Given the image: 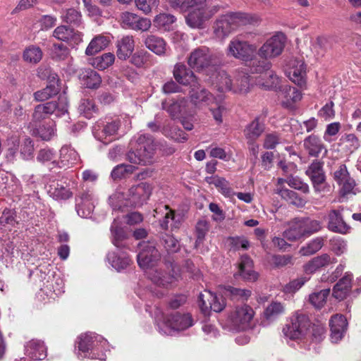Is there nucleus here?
Here are the masks:
<instances>
[{"label":"nucleus","instance_id":"24","mask_svg":"<svg viewBox=\"0 0 361 361\" xmlns=\"http://www.w3.org/2000/svg\"><path fill=\"white\" fill-rule=\"evenodd\" d=\"M25 351L33 360H41L47 357V348L44 342L40 340L32 339L27 342Z\"/></svg>","mask_w":361,"mask_h":361},{"label":"nucleus","instance_id":"48","mask_svg":"<svg viewBox=\"0 0 361 361\" xmlns=\"http://www.w3.org/2000/svg\"><path fill=\"white\" fill-rule=\"evenodd\" d=\"M329 293V288L323 289L318 292H314L309 295V301L315 308L321 309L325 305Z\"/></svg>","mask_w":361,"mask_h":361},{"label":"nucleus","instance_id":"41","mask_svg":"<svg viewBox=\"0 0 361 361\" xmlns=\"http://www.w3.org/2000/svg\"><path fill=\"white\" fill-rule=\"evenodd\" d=\"M213 85L219 92L233 90L232 80L228 74L224 71H219L216 73Z\"/></svg>","mask_w":361,"mask_h":361},{"label":"nucleus","instance_id":"12","mask_svg":"<svg viewBox=\"0 0 361 361\" xmlns=\"http://www.w3.org/2000/svg\"><path fill=\"white\" fill-rule=\"evenodd\" d=\"M152 194V187L146 183L132 186L126 192L127 202L130 207L142 206Z\"/></svg>","mask_w":361,"mask_h":361},{"label":"nucleus","instance_id":"31","mask_svg":"<svg viewBox=\"0 0 361 361\" xmlns=\"http://www.w3.org/2000/svg\"><path fill=\"white\" fill-rule=\"evenodd\" d=\"M352 275L346 274L333 288V296L338 300L346 298L351 289Z\"/></svg>","mask_w":361,"mask_h":361},{"label":"nucleus","instance_id":"60","mask_svg":"<svg viewBox=\"0 0 361 361\" xmlns=\"http://www.w3.org/2000/svg\"><path fill=\"white\" fill-rule=\"evenodd\" d=\"M161 243L169 253L176 252L180 250V243L173 235L164 234L161 237Z\"/></svg>","mask_w":361,"mask_h":361},{"label":"nucleus","instance_id":"63","mask_svg":"<svg viewBox=\"0 0 361 361\" xmlns=\"http://www.w3.org/2000/svg\"><path fill=\"white\" fill-rule=\"evenodd\" d=\"M195 229L197 233L195 247H197L200 244L203 243L205 235L209 231V223L204 219L199 220L196 224Z\"/></svg>","mask_w":361,"mask_h":361},{"label":"nucleus","instance_id":"40","mask_svg":"<svg viewBox=\"0 0 361 361\" xmlns=\"http://www.w3.org/2000/svg\"><path fill=\"white\" fill-rule=\"evenodd\" d=\"M60 163L61 166L73 165L79 160L78 152L69 146H63L60 149Z\"/></svg>","mask_w":361,"mask_h":361},{"label":"nucleus","instance_id":"61","mask_svg":"<svg viewBox=\"0 0 361 361\" xmlns=\"http://www.w3.org/2000/svg\"><path fill=\"white\" fill-rule=\"evenodd\" d=\"M329 47L328 38L322 36L317 37L311 46L312 50L318 55H323Z\"/></svg>","mask_w":361,"mask_h":361},{"label":"nucleus","instance_id":"49","mask_svg":"<svg viewBox=\"0 0 361 361\" xmlns=\"http://www.w3.org/2000/svg\"><path fill=\"white\" fill-rule=\"evenodd\" d=\"M162 133L165 136L178 142H184L188 139L186 133L176 126H166L163 128Z\"/></svg>","mask_w":361,"mask_h":361},{"label":"nucleus","instance_id":"46","mask_svg":"<svg viewBox=\"0 0 361 361\" xmlns=\"http://www.w3.org/2000/svg\"><path fill=\"white\" fill-rule=\"evenodd\" d=\"M60 91L59 84H49L41 90L34 93V98L37 101H45L50 97L57 94Z\"/></svg>","mask_w":361,"mask_h":361},{"label":"nucleus","instance_id":"55","mask_svg":"<svg viewBox=\"0 0 361 361\" xmlns=\"http://www.w3.org/2000/svg\"><path fill=\"white\" fill-rule=\"evenodd\" d=\"M61 18L63 22L68 24L78 25L81 22V14L74 8H68L62 11Z\"/></svg>","mask_w":361,"mask_h":361},{"label":"nucleus","instance_id":"51","mask_svg":"<svg viewBox=\"0 0 361 361\" xmlns=\"http://www.w3.org/2000/svg\"><path fill=\"white\" fill-rule=\"evenodd\" d=\"M137 168L133 165L121 164L114 168L111 176L114 180L121 179L134 173Z\"/></svg>","mask_w":361,"mask_h":361},{"label":"nucleus","instance_id":"54","mask_svg":"<svg viewBox=\"0 0 361 361\" xmlns=\"http://www.w3.org/2000/svg\"><path fill=\"white\" fill-rule=\"evenodd\" d=\"M250 87V76L246 73H240L235 80V83L233 86V90L235 92L247 93Z\"/></svg>","mask_w":361,"mask_h":361},{"label":"nucleus","instance_id":"14","mask_svg":"<svg viewBox=\"0 0 361 361\" xmlns=\"http://www.w3.org/2000/svg\"><path fill=\"white\" fill-rule=\"evenodd\" d=\"M324 163L319 160H314L306 170V175L312 181L315 192L323 191L326 185V175L323 168Z\"/></svg>","mask_w":361,"mask_h":361},{"label":"nucleus","instance_id":"34","mask_svg":"<svg viewBox=\"0 0 361 361\" xmlns=\"http://www.w3.org/2000/svg\"><path fill=\"white\" fill-rule=\"evenodd\" d=\"M92 195L89 192H83L77 199L76 209L79 216L86 218L90 214L93 209V204L91 202Z\"/></svg>","mask_w":361,"mask_h":361},{"label":"nucleus","instance_id":"16","mask_svg":"<svg viewBox=\"0 0 361 361\" xmlns=\"http://www.w3.org/2000/svg\"><path fill=\"white\" fill-rule=\"evenodd\" d=\"M198 300L200 306L204 312L212 310L214 312H220L226 307L224 300L211 291H204V293H200Z\"/></svg>","mask_w":361,"mask_h":361},{"label":"nucleus","instance_id":"18","mask_svg":"<svg viewBox=\"0 0 361 361\" xmlns=\"http://www.w3.org/2000/svg\"><path fill=\"white\" fill-rule=\"evenodd\" d=\"M190 87H192L189 93L190 102L195 106L202 104L209 106L214 103L216 98L206 89L202 88L200 90L198 82L195 84V86L193 84Z\"/></svg>","mask_w":361,"mask_h":361},{"label":"nucleus","instance_id":"32","mask_svg":"<svg viewBox=\"0 0 361 361\" xmlns=\"http://www.w3.org/2000/svg\"><path fill=\"white\" fill-rule=\"evenodd\" d=\"M109 264L117 271H121L127 268L130 264L128 255L124 252H110L107 255Z\"/></svg>","mask_w":361,"mask_h":361},{"label":"nucleus","instance_id":"23","mask_svg":"<svg viewBox=\"0 0 361 361\" xmlns=\"http://www.w3.org/2000/svg\"><path fill=\"white\" fill-rule=\"evenodd\" d=\"M135 47V42L133 36L126 35L122 37L116 42V55L121 60H126L132 55Z\"/></svg>","mask_w":361,"mask_h":361},{"label":"nucleus","instance_id":"11","mask_svg":"<svg viewBox=\"0 0 361 361\" xmlns=\"http://www.w3.org/2000/svg\"><path fill=\"white\" fill-rule=\"evenodd\" d=\"M286 37L282 33H278L269 39L260 47L258 55L268 59L280 55L285 47Z\"/></svg>","mask_w":361,"mask_h":361},{"label":"nucleus","instance_id":"8","mask_svg":"<svg viewBox=\"0 0 361 361\" xmlns=\"http://www.w3.org/2000/svg\"><path fill=\"white\" fill-rule=\"evenodd\" d=\"M256 51L257 47L255 45L235 37L230 41L226 49V54L228 56L236 59L249 61L252 59Z\"/></svg>","mask_w":361,"mask_h":361},{"label":"nucleus","instance_id":"4","mask_svg":"<svg viewBox=\"0 0 361 361\" xmlns=\"http://www.w3.org/2000/svg\"><path fill=\"white\" fill-rule=\"evenodd\" d=\"M255 314L250 305H238L229 313L227 322L233 330L244 331L252 328Z\"/></svg>","mask_w":361,"mask_h":361},{"label":"nucleus","instance_id":"2","mask_svg":"<svg viewBox=\"0 0 361 361\" xmlns=\"http://www.w3.org/2000/svg\"><path fill=\"white\" fill-rule=\"evenodd\" d=\"M255 22V18L245 13H230L219 16L215 21L214 33L219 38H224L239 26Z\"/></svg>","mask_w":361,"mask_h":361},{"label":"nucleus","instance_id":"13","mask_svg":"<svg viewBox=\"0 0 361 361\" xmlns=\"http://www.w3.org/2000/svg\"><path fill=\"white\" fill-rule=\"evenodd\" d=\"M286 73L300 87L306 85V66L302 59L291 58L286 63Z\"/></svg>","mask_w":361,"mask_h":361},{"label":"nucleus","instance_id":"6","mask_svg":"<svg viewBox=\"0 0 361 361\" xmlns=\"http://www.w3.org/2000/svg\"><path fill=\"white\" fill-rule=\"evenodd\" d=\"M68 112V101L65 96H60L58 102H49L35 106L32 114V122H40L49 115L60 116Z\"/></svg>","mask_w":361,"mask_h":361},{"label":"nucleus","instance_id":"10","mask_svg":"<svg viewBox=\"0 0 361 361\" xmlns=\"http://www.w3.org/2000/svg\"><path fill=\"white\" fill-rule=\"evenodd\" d=\"M171 271H173L172 264L164 263L148 269L146 271V274L153 283L160 287L166 288L176 280V277L171 273Z\"/></svg>","mask_w":361,"mask_h":361},{"label":"nucleus","instance_id":"7","mask_svg":"<svg viewBox=\"0 0 361 361\" xmlns=\"http://www.w3.org/2000/svg\"><path fill=\"white\" fill-rule=\"evenodd\" d=\"M216 58L213 52L207 47L202 46L193 49L188 57L189 66L201 71L216 65Z\"/></svg>","mask_w":361,"mask_h":361},{"label":"nucleus","instance_id":"15","mask_svg":"<svg viewBox=\"0 0 361 361\" xmlns=\"http://www.w3.org/2000/svg\"><path fill=\"white\" fill-rule=\"evenodd\" d=\"M53 37L60 41L74 47L82 42V34L68 25H61L56 27L53 32Z\"/></svg>","mask_w":361,"mask_h":361},{"label":"nucleus","instance_id":"53","mask_svg":"<svg viewBox=\"0 0 361 361\" xmlns=\"http://www.w3.org/2000/svg\"><path fill=\"white\" fill-rule=\"evenodd\" d=\"M109 202L114 210H122L130 207L127 202L126 192L116 191L109 197Z\"/></svg>","mask_w":361,"mask_h":361},{"label":"nucleus","instance_id":"52","mask_svg":"<svg viewBox=\"0 0 361 361\" xmlns=\"http://www.w3.org/2000/svg\"><path fill=\"white\" fill-rule=\"evenodd\" d=\"M227 245L230 250H247L250 247L248 240L244 236L228 237L226 239Z\"/></svg>","mask_w":361,"mask_h":361},{"label":"nucleus","instance_id":"38","mask_svg":"<svg viewBox=\"0 0 361 361\" xmlns=\"http://www.w3.org/2000/svg\"><path fill=\"white\" fill-rule=\"evenodd\" d=\"M276 193L279 195L283 199L288 203L296 205L297 207H303L305 204V200L299 197L297 192L288 188L279 187L276 189Z\"/></svg>","mask_w":361,"mask_h":361},{"label":"nucleus","instance_id":"64","mask_svg":"<svg viewBox=\"0 0 361 361\" xmlns=\"http://www.w3.org/2000/svg\"><path fill=\"white\" fill-rule=\"evenodd\" d=\"M55 127L56 126L53 123L42 125L37 129V133L42 140H49L55 135Z\"/></svg>","mask_w":361,"mask_h":361},{"label":"nucleus","instance_id":"19","mask_svg":"<svg viewBox=\"0 0 361 361\" xmlns=\"http://www.w3.org/2000/svg\"><path fill=\"white\" fill-rule=\"evenodd\" d=\"M167 327L175 331H183L193 325V320L189 314L176 313L169 315L165 322Z\"/></svg>","mask_w":361,"mask_h":361},{"label":"nucleus","instance_id":"30","mask_svg":"<svg viewBox=\"0 0 361 361\" xmlns=\"http://www.w3.org/2000/svg\"><path fill=\"white\" fill-rule=\"evenodd\" d=\"M253 262L251 258L247 255H243L240 257L239 264V274L247 281H255L258 278L257 272L252 270Z\"/></svg>","mask_w":361,"mask_h":361},{"label":"nucleus","instance_id":"28","mask_svg":"<svg viewBox=\"0 0 361 361\" xmlns=\"http://www.w3.org/2000/svg\"><path fill=\"white\" fill-rule=\"evenodd\" d=\"M143 38V42L149 50L159 56L166 53V43L163 38L154 35H146Z\"/></svg>","mask_w":361,"mask_h":361},{"label":"nucleus","instance_id":"22","mask_svg":"<svg viewBox=\"0 0 361 361\" xmlns=\"http://www.w3.org/2000/svg\"><path fill=\"white\" fill-rule=\"evenodd\" d=\"M303 147L309 156L318 157L322 151L327 153V149L319 136L312 134L303 140Z\"/></svg>","mask_w":361,"mask_h":361},{"label":"nucleus","instance_id":"62","mask_svg":"<svg viewBox=\"0 0 361 361\" xmlns=\"http://www.w3.org/2000/svg\"><path fill=\"white\" fill-rule=\"evenodd\" d=\"M338 185L341 186L340 194L341 196L356 195L359 192L358 189L356 188L355 181L351 177L345 179Z\"/></svg>","mask_w":361,"mask_h":361},{"label":"nucleus","instance_id":"25","mask_svg":"<svg viewBox=\"0 0 361 361\" xmlns=\"http://www.w3.org/2000/svg\"><path fill=\"white\" fill-rule=\"evenodd\" d=\"M347 324V321L343 315L336 314L331 317L329 326L331 331V339L334 342L341 339L343 333L346 330Z\"/></svg>","mask_w":361,"mask_h":361},{"label":"nucleus","instance_id":"50","mask_svg":"<svg viewBox=\"0 0 361 361\" xmlns=\"http://www.w3.org/2000/svg\"><path fill=\"white\" fill-rule=\"evenodd\" d=\"M114 60V54L109 52L93 59L92 64L97 69L104 70L111 66Z\"/></svg>","mask_w":361,"mask_h":361},{"label":"nucleus","instance_id":"20","mask_svg":"<svg viewBox=\"0 0 361 361\" xmlns=\"http://www.w3.org/2000/svg\"><path fill=\"white\" fill-rule=\"evenodd\" d=\"M173 77L177 82L183 85H192L197 83V78L185 64L176 63L173 71Z\"/></svg>","mask_w":361,"mask_h":361},{"label":"nucleus","instance_id":"47","mask_svg":"<svg viewBox=\"0 0 361 361\" xmlns=\"http://www.w3.org/2000/svg\"><path fill=\"white\" fill-rule=\"evenodd\" d=\"M78 109L79 113L87 118H92L94 114L97 113V108L91 99H82Z\"/></svg>","mask_w":361,"mask_h":361},{"label":"nucleus","instance_id":"5","mask_svg":"<svg viewBox=\"0 0 361 361\" xmlns=\"http://www.w3.org/2000/svg\"><path fill=\"white\" fill-rule=\"evenodd\" d=\"M139 252L137 256V263L140 268L147 271L157 266L161 260V253L156 247L154 240L142 241L138 245Z\"/></svg>","mask_w":361,"mask_h":361},{"label":"nucleus","instance_id":"43","mask_svg":"<svg viewBox=\"0 0 361 361\" xmlns=\"http://www.w3.org/2000/svg\"><path fill=\"white\" fill-rule=\"evenodd\" d=\"M176 18L174 16L169 13H160L154 19V25L159 30L169 31L172 29L173 24Z\"/></svg>","mask_w":361,"mask_h":361},{"label":"nucleus","instance_id":"56","mask_svg":"<svg viewBox=\"0 0 361 361\" xmlns=\"http://www.w3.org/2000/svg\"><path fill=\"white\" fill-rule=\"evenodd\" d=\"M51 55V58L55 61H64L70 56V51L63 44H54Z\"/></svg>","mask_w":361,"mask_h":361},{"label":"nucleus","instance_id":"37","mask_svg":"<svg viewBox=\"0 0 361 361\" xmlns=\"http://www.w3.org/2000/svg\"><path fill=\"white\" fill-rule=\"evenodd\" d=\"M264 130V123L259 121V118H256L246 126L244 134L247 140H256Z\"/></svg>","mask_w":361,"mask_h":361},{"label":"nucleus","instance_id":"26","mask_svg":"<svg viewBox=\"0 0 361 361\" xmlns=\"http://www.w3.org/2000/svg\"><path fill=\"white\" fill-rule=\"evenodd\" d=\"M281 97L282 104L286 108H292L293 104L302 99V93L297 88L289 85H283L281 87Z\"/></svg>","mask_w":361,"mask_h":361},{"label":"nucleus","instance_id":"1","mask_svg":"<svg viewBox=\"0 0 361 361\" xmlns=\"http://www.w3.org/2000/svg\"><path fill=\"white\" fill-rule=\"evenodd\" d=\"M173 7L179 6L188 10L185 17L191 28L202 29L204 24L220 10V6L213 0H169Z\"/></svg>","mask_w":361,"mask_h":361},{"label":"nucleus","instance_id":"9","mask_svg":"<svg viewBox=\"0 0 361 361\" xmlns=\"http://www.w3.org/2000/svg\"><path fill=\"white\" fill-rule=\"evenodd\" d=\"M311 326V322L307 316L298 314L293 316L290 324H286L283 332L286 337L291 340L301 339L306 336Z\"/></svg>","mask_w":361,"mask_h":361},{"label":"nucleus","instance_id":"17","mask_svg":"<svg viewBox=\"0 0 361 361\" xmlns=\"http://www.w3.org/2000/svg\"><path fill=\"white\" fill-rule=\"evenodd\" d=\"M162 108L165 109L173 118L190 115L192 114L190 102L185 97H178L169 105L163 102Z\"/></svg>","mask_w":361,"mask_h":361},{"label":"nucleus","instance_id":"59","mask_svg":"<svg viewBox=\"0 0 361 361\" xmlns=\"http://www.w3.org/2000/svg\"><path fill=\"white\" fill-rule=\"evenodd\" d=\"M305 235H312L322 229V224L319 221L309 218L300 219Z\"/></svg>","mask_w":361,"mask_h":361},{"label":"nucleus","instance_id":"21","mask_svg":"<svg viewBox=\"0 0 361 361\" xmlns=\"http://www.w3.org/2000/svg\"><path fill=\"white\" fill-rule=\"evenodd\" d=\"M262 63L263 66L256 69L257 72L266 71L262 73L260 76L262 79L258 81V85L268 90L276 88L279 83V77L269 70L270 64L269 63L263 61Z\"/></svg>","mask_w":361,"mask_h":361},{"label":"nucleus","instance_id":"39","mask_svg":"<svg viewBox=\"0 0 361 361\" xmlns=\"http://www.w3.org/2000/svg\"><path fill=\"white\" fill-rule=\"evenodd\" d=\"M224 294L233 300L245 301L251 296L252 291L247 288L227 286L224 288Z\"/></svg>","mask_w":361,"mask_h":361},{"label":"nucleus","instance_id":"35","mask_svg":"<svg viewBox=\"0 0 361 361\" xmlns=\"http://www.w3.org/2000/svg\"><path fill=\"white\" fill-rule=\"evenodd\" d=\"M283 236L290 241H295L305 236L301 219L298 218L293 219L289 228L283 233Z\"/></svg>","mask_w":361,"mask_h":361},{"label":"nucleus","instance_id":"45","mask_svg":"<svg viewBox=\"0 0 361 361\" xmlns=\"http://www.w3.org/2000/svg\"><path fill=\"white\" fill-rule=\"evenodd\" d=\"M324 245V239L322 237H317L310 241L307 245L302 246L299 253L302 256H310L321 250Z\"/></svg>","mask_w":361,"mask_h":361},{"label":"nucleus","instance_id":"27","mask_svg":"<svg viewBox=\"0 0 361 361\" xmlns=\"http://www.w3.org/2000/svg\"><path fill=\"white\" fill-rule=\"evenodd\" d=\"M337 261L335 258H331L328 254H323L320 256L314 257L304 266V269L307 274H312L319 269L334 264Z\"/></svg>","mask_w":361,"mask_h":361},{"label":"nucleus","instance_id":"57","mask_svg":"<svg viewBox=\"0 0 361 361\" xmlns=\"http://www.w3.org/2000/svg\"><path fill=\"white\" fill-rule=\"evenodd\" d=\"M284 311L283 305L279 302H272L267 306L264 312V317L268 320H273Z\"/></svg>","mask_w":361,"mask_h":361},{"label":"nucleus","instance_id":"29","mask_svg":"<svg viewBox=\"0 0 361 361\" xmlns=\"http://www.w3.org/2000/svg\"><path fill=\"white\" fill-rule=\"evenodd\" d=\"M328 228L334 232L345 233L348 226L344 221L339 210L333 209L328 215Z\"/></svg>","mask_w":361,"mask_h":361},{"label":"nucleus","instance_id":"42","mask_svg":"<svg viewBox=\"0 0 361 361\" xmlns=\"http://www.w3.org/2000/svg\"><path fill=\"white\" fill-rule=\"evenodd\" d=\"M109 40L106 37L97 35L94 37L87 46L85 54L87 56L94 55L102 49H105L109 44Z\"/></svg>","mask_w":361,"mask_h":361},{"label":"nucleus","instance_id":"33","mask_svg":"<svg viewBox=\"0 0 361 361\" xmlns=\"http://www.w3.org/2000/svg\"><path fill=\"white\" fill-rule=\"evenodd\" d=\"M120 127V121L118 119L114 120L111 122L107 123L102 129L97 130V137L104 143H108L112 141V136L117 133Z\"/></svg>","mask_w":361,"mask_h":361},{"label":"nucleus","instance_id":"44","mask_svg":"<svg viewBox=\"0 0 361 361\" xmlns=\"http://www.w3.org/2000/svg\"><path fill=\"white\" fill-rule=\"evenodd\" d=\"M43 56V52L40 47L35 45H30L25 48L23 54V59L25 61L32 64L39 63Z\"/></svg>","mask_w":361,"mask_h":361},{"label":"nucleus","instance_id":"3","mask_svg":"<svg viewBox=\"0 0 361 361\" xmlns=\"http://www.w3.org/2000/svg\"><path fill=\"white\" fill-rule=\"evenodd\" d=\"M155 149L152 137L149 135H140L137 139L135 149H131L126 154V159L133 164H150L153 161Z\"/></svg>","mask_w":361,"mask_h":361},{"label":"nucleus","instance_id":"36","mask_svg":"<svg viewBox=\"0 0 361 361\" xmlns=\"http://www.w3.org/2000/svg\"><path fill=\"white\" fill-rule=\"evenodd\" d=\"M80 78L87 88H97L102 82L101 76L92 69H85L80 74Z\"/></svg>","mask_w":361,"mask_h":361},{"label":"nucleus","instance_id":"58","mask_svg":"<svg viewBox=\"0 0 361 361\" xmlns=\"http://www.w3.org/2000/svg\"><path fill=\"white\" fill-rule=\"evenodd\" d=\"M49 192L56 199L66 200L72 195V192L69 189L58 184L57 183L49 186Z\"/></svg>","mask_w":361,"mask_h":361}]
</instances>
